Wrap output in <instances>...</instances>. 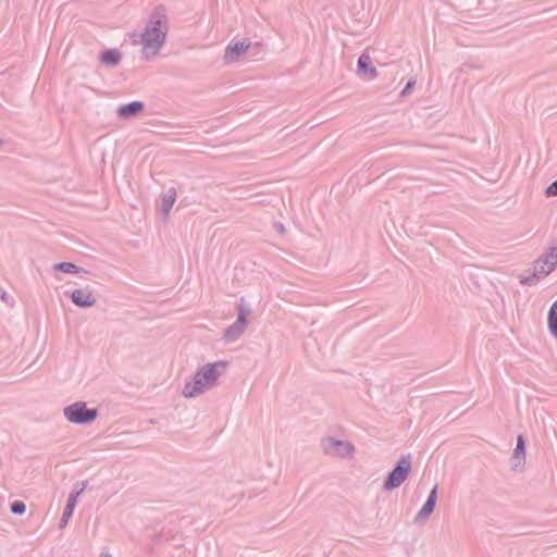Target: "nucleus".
<instances>
[{
	"instance_id": "1",
	"label": "nucleus",
	"mask_w": 557,
	"mask_h": 557,
	"mask_svg": "<svg viewBox=\"0 0 557 557\" xmlns=\"http://www.w3.org/2000/svg\"><path fill=\"white\" fill-rule=\"evenodd\" d=\"M169 32V18L163 4L157 5L141 33H132L133 45H141V59L152 60L162 49Z\"/></svg>"
},
{
	"instance_id": "2",
	"label": "nucleus",
	"mask_w": 557,
	"mask_h": 557,
	"mask_svg": "<svg viewBox=\"0 0 557 557\" xmlns=\"http://www.w3.org/2000/svg\"><path fill=\"white\" fill-rule=\"evenodd\" d=\"M63 414L71 423L87 425L97 419L99 412L97 408H88L85 401H76L66 406Z\"/></svg>"
},
{
	"instance_id": "3",
	"label": "nucleus",
	"mask_w": 557,
	"mask_h": 557,
	"mask_svg": "<svg viewBox=\"0 0 557 557\" xmlns=\"http://www.w3.org/2000/svg\"><path fill=\"white\" fill-rule=\"evenodd\" d=\"M251 310L249 306L244 301V298L240 299L237 305V319L231 324L224 332L222 339L225 343H234L239 339V337L244 334L248 320L247 318L250 315Z\"/></svg>"
},
{
	"instance_id": "4",
	"label": "nucleus",
	"mask_w": 557,
	"mask_h": 557,
	"mask_svg": "<svg viewBox=\"0 0 557 557\" xmlns=\"http://www.w3.org/2000/svg\"><path fill=\"white\" fill-rule=\"evenodd\" d=\"M410 471L411 457L410 455L403 456L384 480L383 490L392 491L399 487L408 478Z\"/></svg>"
},
{
	"instance_id": "5",
	"label": "nucleus",
	"mask_w": 557,
	"mask_h": 557,
	"mask_svg": "<svg viewBox=\"0 0 557 557\" xmlns=\"http://www.w3.org/2000/svg\"><path fill=\"white\" fill-rule=\"evenodd\" d=\"M321 446L325 455L341 458H351L355 451V447L350 442L336 440L334 437L322 438Z\"/></svg>"
},
{
	"instance_id": "6",
	"label": "nucleus",
	"mask_w": 557,
	"mask_h": 557,
	"mask_svg": "<svg viewBox=\"0 0 557 557\" xmlns=\"http://www.w3.org/2000/svg\"><path fill=\"white\" fill-rule=\"evenodd\" d=\"M228 366L227 361L220 360L213 363H207L200 368L196 373L200 374V379L209 388H211L225 371Z\"/></svg>"
},
{
	"instance_id": "7",
	"label": "nucleus",
	"mask_w": 557,
	"mask_h": 557,
	"mask_svg": "<svg viewBox=\"0 0 557 557\" xmlns=\"http://www.w3.org/2000/svg\"><path fill=\"white\" fill-rule=\"evenodd\" d=\"M533 268L543 277L557 268V247H550L548 251L540 256L533 263Z\"/></svg>"
},
{
	"instance_id": "8",
	"label": "nucleus",
	"mask_w": 557,
	"mask_h": 557,
	"mask_svg": "<svg viewBox=\"0 0 557 557\" xmlns=\"http://www.w3.org/2000/svg\"><path fill=\"white\" fill-rule=\"evenodd\" d=\"M87 486V481H83L81 483H76L74 490L70 493L67 504L63 510L61 520L59 522V528L63 529L66 527L70 518L73 515V510L76 506L78 496L84 492Z\"/></svg>"
},
{
	"instance_id": "9",
	"label": "nucleus",
	"mask_w": 557,
	"mask_h": 557,
	"mask_svg": "<svg viewBox=\"0 0 557 557\" xmlns=\"http://www.w3.org/2000/svg\"><path fill=\"white\" fill-rule=\"evenodd\" d=\"M249 39L240 41L231 40L225 48L223 60L226 64L234 63L250 48Z\"/></svg>"
},
{
	"instance_id": "10",
	"label": "nucleus",
	"mask_w": 557,
	"mask_h": 557,
	"mask_svg": "<svg viewBox=\"0 0 557 557\" xmlns=\"http://www.w3.org/2000/svg\"><path fill=\"white\" fill-rule=\"evenodd\" d=\"M73 304L79 308H90L96 304V297L90 288H77L70 295Z\"/></svg>"
},
{
	"instance_id": "11",
	"label": "nucleus",
	"mask_w": 557,
	"mask_h": 557,
	"mask_svg": "<svg viewBox=\"0 0 557 557\" xmlns=\"http://www.w3.org/2000/svg\"><path fill=\"white\" fill-rule=\"evenodd\" d=\"M436 499H437V485H435L431 490V492L426 498V502L424 503L422 508L416 515V517H414L416 523L421 524V523H424L429 519L431 513L434 511V508L436 505Z\"/></svg>"
},
{
	"instance_id": "12",
	"label": "nucleus",
	"mask_w": 557,
	"mask_h": 557,
	"mask_svg": "<svg viewBox=\"0 0 557 557\" xmlns=\"http://www.w3.org/2000/svg\"><path fill=\"white\" fill-rule=\"evenodd\" d=\"M207 389L209 387L202 382L200 374L195 373L193 380L185 384L182 393L186 398H193L205 393Z\"/></svg>"
},
{
	"instance_id": "13",
	"label": "nucleus",
	"mask_w": 557,
	"mask_h": 557,
	"mask_svg": "<svg viewBox=\"0 0 557 557\" xmlns=\"http://www.w3.org/2000/svg\"><path fill=\"white\" fill-rule=\"evenodd\" d=\"M145 104L143 101H132L129 103L123 104L117 110L119 117L123 120H129L132 117L137 116L140 112H143Z\"/></svg>"
},
{
	"instance_id": "14",
	"label": "nucleus",
	"mask_w": 557,
	"mask_h": 557,
	"mask_svg": "<svg viewBox=\"0 0 557 557\" xmlns=\"http://www.w3.org/2000/svg\"><path fill=\"white\" fill-rule=\"evenodd\" d=\"M358 73L360 74H369L371 78L377 76L376 69L372 65V61L369 54L362 53L357 63Z\"/></svg>"
},
{
	"instance_id": "15",
	"label": "nucleus",
	"mask_w": 557,
	"mask_h": 557,
	"mask_svg": "<svg viewBox=\"0 0 557 557\" xmlns=\"http://www.w3.org/2000/svg\"><path fill=\"white\" fill-rule=\"evenodd\" d=\"M175 200H176V189L174 187H171L162 196L161 212H162L163 216H168Z\"/></svg>"
},
{
	"instance_id": "16",
	"label": "nucleus",
	"mask_w": 557,
	"mask_h": 557,
	"mask_svg": "<svg viewBox=\"0 0 557 557\" xmlns=\"http://www.w3.org/2000/svg\"><path fill=\"white\" fill-rule=\"evenodd\" d=\"M121 53L116 49H109L101 53L100 61L101 63L110 66L117 65L121 61Z\"/></svg>"
},
{
	"instance_id": "17",
	"label": "nucleus",
	"mask_w": 557,
	"mask_h": 557,
	"mask_svg": "<svg viewBox=\"0 0 557 557\" xmlns=\"http://www.w3.org/2000/svg\"><path fill=\"white\" fill-rule=\"evenodd\" d=\"M55 271L70 274H88L89 272L83 268L77 267L72 262H59L53 265Z\"/></svg>"
},
{
	"instance_id": "18",
	"label": "nucleus",
	"mask_w": 557,
	"mask_h": 557,
	"mask_svg": "<svg viewBox=\"0 0 557 557\" xmlns=\"http://www.w3.org/2000/svg\"><path fill=\"white\" fill-rule=\"evenodd\" d=\"M542 278L544 277L540 275L537 271L533 268L532 274L529 276L521 275L519 282L520 284L525 286H533Z\"/></svg>"
},
{
	"instance_id": "19",
	"label": "nucleus",
	"mask_w": 557,
	"mask_h": 557,
	"mask_svg": "<svg viewBox=\"0 0 557 557\" xmlns=\"http://www.w3.org/2000/svg\"><path fill=\"white\" fill-rule=\"evenodd\" d=\"M513 454L517 455V458H520L519 455L525 456V441L521 434H519L517 437V445Z\"/></svg>"
},
{
	"instance_id": "20",
	"label": "nucleus",
	"mask_w": 557,
	"mask_h": 557,
	"mask_svg": "<svg viewBox=\"0 0 557 557\" xmlns=\"http://www.w3.org/2000/svg\"><path fill=\"white\" fill-rule=\"evenodd\" d=\"M26 510V505L21 500H15L11 504V511L14 515H23Z\"/></svg>"
},
{
	"instance_id": "21",
	"label": "nucleus",
	"mask_w": 557,
	"mask_h": 557,
	"mask_svg": "<svg viewBox=\"0 0 557 557\" xmlns=\"http://www.w3.org/2000/svg\"><path fill=\"white\" fill-rule=\"evenodd\" d=\"M547 322L550 334L557 339V319L547 317Z\"/></svg>"
},
{
	"instance_id": "22",
	"label": "nucleus",
	"mask_w": 557,
	"mask_h": 557,
	"mask_svg": "<svg viewBox=\"0 0 557 557\" xmlns=\"http://www.w3.org/2000/svg\"><path fill=\"white\" fill-rule=\"evenodd\" d=\"M520 458H517V455L512 454L511 456V462H512V469L517 470L519 467H521L524 463L525 456L519 455Z\"/></svg>"
},
{
	"instance_id": "23",
	"label": "nucleus",
	"mask_w": 557,
	"mask_h": 557,
	"mask_svg": "<svg viewBox=\"0 0 557 557\" xmlns=\"http://www.w3.org/2000/svg\"><path fill=\"white\" fill-rule=\"evenodd\" d=\"M414 85H416V81L414 79L408 81L406 86L401 90L400 96L405 97V96L409 95L411 92L412 88L414 87Z\"/></svg>"
},
{
	"instance_id": "24",
	"label": "nucleus",
	"mask_w": 557,
	"mask_h": 557,
	"mask_svg": "<svg viewBox=\"0 0 557 557\" xmlns=\"http://www.w3.org/2000/svg\"><path fill=\"white\" fill-rule=\"evenodd\" d=\"M545 194L547 197L557 196V180L546 188Z\"/></svg>"
},
{
	"instance_id": "25",
	"label": "nucleus",
	"mask_w": 557,
	"mask_h": 557,
	"mask_svg": "<svg viewBox=\"0 0 557 557\" xmlns=\"http://www.w3.org/2000/svg\"><path fill=\"white\" fill-rule=\"evenodd\" d=\"M548 317L557 319V299L550 306Z\"/></svg>"
},
{
	"instance_id": "26",
	"label": "nucleus",
	"mask_w": 557,
	"mask_h": 557,
	"mask_svg": "<svg viewBox=\"0 0 557 557\" xmlns=\"http://www.w3.org/2000/svg\"><path fill=\"white\" fill-rule=\"evenodd\" d=\"M0 299H2L4 302H9V295L1 286H0Z\"/></svg>"
},
{
	"instance_id": "27",
	"label": "nucleus",
	"mask_w": 557,
	"mask_h": 557,
	"mask_svg": "<svg viewBox=\"0 0 557 557\" xmlns=\"http://www.w3.org/2000/svg\"><path fill=\"white\" fill-rule=\"evenodd\" d=\"M100 557H112V556L110 554H108V553H101Z\"/></svg>"
},
{
	"instance_id": "28",
	"label": "nucleus",
	"mask_w": 557,
	"mask_h": 557,
	"mask_svg": "<svg viewBox=\"0 0 557 557\" xmlns=\"http://www.w3.org/2000/svg\"><path fill=\"white\" fill-rule=\"evenodd\" d=\"M278 231H280L281 233H283V232H284V226H283L282 224H280V225H278Z\"/></svg>"
},
{
	"instance_id": "29",
	"label": "nucleus",
	"mask_w": 557,
	"mask_h": 557,
	"mask_svg": "<svg viewBox=\"0 0 557 557\" xmlns=\"http://www.w3.org/2000/svg\"><path fill=\"white\" fill-rule=\"evenodd\" d=\"M2 145H3V140H2V139H0V148L2 147Z\"/></svg>"
}]
</instances>
